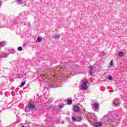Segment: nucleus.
<instances>
[{"instance_id":"nucleus-21","label":"nucleus","mask_w":127,"mask_h":127,"mask_svg":"<svg viewBox=\"0 0 127 127\" xmlns=\"http://www.w3.org/2000/svg\"><path fill=\"white\" fill-rule=\"evenodd\" d=\"M89 69H90V71H93V69H94V67L93 66H90L89 67Z\"/></svg>"},{"instance_id":"nucleus-5","label":"nucleus","mask_w":127,"mask_h":127,"mask_svg":"<svg viewBox=\"0 0 127 127\" xmlns=\"http://www.w3.org/2000/svg\"><path fill=\"white\" fill-rule=\"evenodd\" d=\"M28 108L29 109H30L31 110H34V109H35V108H36V106H35V105H33V104L28 103Z\"/></svg>"},{"instance_id":"nucleus-11","label":"nucleus","mask_w":127,"mask_h":127,"mask_svg":"<svg viewBox=\"0 0 127 127\" xmlns=\"http://www.w3.org/2000/svg\"><path fill=\"white\" fill-rule=\"evenodd\" d=\"M5 43L4 42H0V47H3L5 45Z\"/></svg>"},{"instance_id":"nucleus-16","label":"nucleus","mask_w":127,"mask_h":127,"mask_svg":"<svg viewBox=\"0 0 127 127\" xmlns=\"http://www.w3.org/2000/svg\"><path fill=\"white\" fill-rule=\"evenodd\" d=\"M76 119H77V118H76L75 117H74V116L72 117V120L73 122H76Z\"/></svg>"},{"instance_id":"nucleus-22","label":"nucleus","mask_w":127,"mask_h":127,"mask_svg":"<svg viewBox=\"0 0 127 127\" xmlns=\"http://www.w3.org/2000/svg\"><path fill=\"white\" fill-rule=\"evenodd\" d=\"M110 66H113V65H114V62H113V61H111L110 62Z\"/></svg>"},{"instance_id":"nucleus-20","label":"nucleus","mask_w":127,"mask_h":127,"mask_svg":"<svg viewBox=\"0 0 127 127\" xmlns=\"http://www.w3.org/2000/svg\"><path fill=\"white\" fill-rule=\"evenodd\" d=\"M63 107H64V104L59 105V109H62V108H63Z\"/></svg>"},{"instance_id":"nucleus-18","label":"nucleus","mask_w":127,"mask_h":127,"mask_svg":"<svg viewBox=\"0 0 127 127\" xmlns=\"http://www.w3.org/2000/svg\"><path fill=\"white\" fill-rule=\"evenodd\" d=\"M24 85H25V81H24V82H23L21 83V85H20V87H23V86H24Z\"/></svg>"},{"instance_id":"nucleus-7","label":"nucleus","mask_w":127,"mask_h":127,"mask_svg":"<svg viewBox=\"0 0 127 127\" xmlns=\"http://www.w3.org/2000/svg\"><path fill=\"white\" fill-rule=\"evenodd\" d=\"M94 127H102V123L100 122H97L94 125Z\"/></svg>"},{"instance_id":"nucleus-9","label":"nucleus","mask_w":127,"mask_h":127,"mask_svg":"<svg viewBox=\"0 0 127 127\" xmlns=\"http://www.w3.org/2000/svg\"><path fill=\"white\" fill-rule=\"evenodd\" d=\"M8 52L10 54H14V53H15V51L13 49H10L8 50Z\"/></svg>"},{"instance_id":"nucleus-2","label":"nucleus","mask_w":127,"mask_h":127,"mask_svg":"<svg viewBox=\"0 0 127 127\" xmlns=\"http://www.w3.org/2000/svg\"><path fill=\"white\" fill-rule=\"evenodd\" d=\"M114 107H119L121 104V100L119 98H116L113 102Z\"/></svg>"},{"instance_id":"nucleus-13","label":"nucleus","mask_w":127,"mask_h":127,"mask_svg":"<svg viewBox=\"0 0 127 127\" xmlns=\"http://www.w3.org/2000/svg\"><path fill=\"white\" fill-rule=\"evenodd\" d=\"M53 38H54L55 39H59V38H60V35L56 34V35H55V36L54 37H53Z\"/></svg>"},{"instance_id":"nucleus-1","label":"nucleus","mask_w":127,"mask_h":127,"mask_svg":"<svg viewBox=\"0 0 127 127\" xmlns=\"http://www.w3.org/2000/svg\"><path fill=\"white\" fill-rule=\"evenodd\" d=\"M88 80L84 79L82 81L81 88L82 90H87L88 89Z\"/></svg>"},{"instance_id":"nucleus-8","label":"nucleus","mask_w":127,"mask_h":127,"mask_svg":"<svg viewBox=\"0 0 127 127\" xmlns=\"http://www.w3.org/2000/svg\"><path fill=\"white\" fill-rule=\"evenodd\" d=\"M105 122V123H107V124H108V125H109V124H110V123H113V122H114V120H113V119L108 118Z\"/></svg>"},{"instance_id":"nucleus-3","label":"nucleus","mask_w":127,"mask_h":127,"mask_svg":"<svg viewBox=\"0 0 127 127\" xmlns=\"http://www.w3.org/2000/svg\"><path fill=\"white\" fill-rule=\"evenodd\" d=\"M62 71V69H61V67H58L55 69L56 75H58V74H60Z\"/></svg>"},{"instance_id":"nucleus-10","label":"nucleus","mask_w":127,"mask_h":127,"mask_svg":"<svg viewBox=\"0 0 127 127\" xmlns=\"http://www.w3.org/2000/svg\"><path fill=\"white\" fill-rule=\"evenodd\" d=\"M125 55V53L124 52H120L118 53V56L119 57H123Z\"/></svg>"},{"instance_id":"nucleus-12","label":"nucleus","mask_w":127,"mask_h":127,"mask_svg":"<svg viewBox=\"0 0 127 127\" xmlns=\"http://www.w3.org/2000/svg\"><path fill=\"white\" fill-rule=\"evenodd\" d=\"M36 42H37L38 43H39L40 42H41V41H42V39H41V38L40 37H38L37 39L36 40Z\"/></svg>"},{"instance_id":"nucleus-15","label":"nucleus","mask_w":127,"mask_h":127,"mask_svg":"<svg viewBox=\"0 0 127 127\" xmlns=\"http://www.w3.org/2000/svg\"><path fill=\"white\" fill-rule=\"evenodd\" d=\"M67 105H71L72 104V100L68 99L67 101Z\"/></svg>"},{"instance_id":"nucleus-24","label":"nucleus","mask_w":127,"mask_h":127,"mask_svg":"<svg viewBox=\"0 0 127 127\" xmlns=\"http://www.w3.org/2000/svg\"><path fill=\"white\" fill-rule=\"evenodd\" d=\"M88 122H89L91 125H93V122H92V120H88Z\"/></svg>"},{"instance_id":"nucleus-25","label":"nucleus","mask_w":127,"mask_h":127,"mask_svg":"<svg viewBox=\"0 0 127 127\" xmlns=\"http://www.w3.org/2000/svg\"><path fill=\"white\" fill-rule=\"evenodd\" d=\"M6 57H7V54L2 56V58H6Z\"/></svg>"},{"instance_id":"nucleus-19","label":"nucleus","mask_w":127,"mask_h":127,"mask_svg":"<svg viewBox=\"0 0 127 127\" xmlns=\"http://www.w3.org/2000/svg\"><path fill=\"white\" fill-rule=\"evenodd\" d=\"M94 74V72L92 70H90L89 71V74H90L91 76Z\"/></svg>"},{"instance_id":"nucleus-6","label":"nucleus","mask_w":127,"mask_h":127,"mask_svg":"<svg viewBox=\"0 0 127 127\" xmlns=\"http://www.w3.org/2000/svg\"><path fill=\"white\" fill-rule=\"evenodd\" d=\"M99 107H100V104L98 102H95L93 105V109H95V110H98Z\"/></svg>"},{"instance_id":"nucleus-14","label":"nucleus","mask_w":127,"mask_h":127,"mask_svg":"<svg viewBox=\"0 0 127 127\" xmlns=\"http://www.w3.org/2000/svg\"><path fill=\"white\" fill-rule=\"evenodd\" d=\"M81 121H82V117H77L76 118V122H81Z\"/></svg>"},{"instance_id":"nucleus-27","label":"nucleus","mask_w":127,"mask_h":127,"mask_svg":"<svg viewBox=\"0 0 127 127\" xmlns=\"http://www.w3.org/2000/svg\"><path fill=\"white\" fill-rule=\"evenodd\" d=\"M1 6V1L0 0V7Z\"/></svg>"},{"instance_id":"nucleus-17","label":"nucleus","mask_w":127,"mask_h":127,"mask_svg":"<svg viewBox=\"0 0 127 127\" xmlns=\"http://www.w3.org/2000/svg\"><path fill=\"white\" fill-rule=\"evenodd\" d=\"M17 50H18V51H22V47H19L18 48Z\"/></svg>"},{"instance_id":"nucleus-26","label":"nucleus","mask_w":127,"mask_h":127,"mask_svg":"<svg viewBox=\"0 0 127 127\" xmlns=\"http://www.w3.org/2000/svg\"><path fill=\"white\" fill-rule=\"evenodd\" d=\"M109 80H113V77H112V76H110V77H109Z\"/></svg>"},{"instance_id":"nucleus-23","label":"nucleus","mask_w":127,"mask_h":127,"mask_svg":"<svg viewBox=\"0 0 127 127\" xmlns=\"http://www.w3.org/2000/svg\"><path fill=\"white\" fill-rule=\"evenodd\" d=\"M17 2H18V3H22V0H17Z\"/></svg>"},{"instance_id":"nucleus-4","label":"nucleus","mask_w":127,"mask_h":127,"mask_svg":"<svg viewBox=\"0 0 127 127\" xmlns=\"http://www.w3.org/2000/svg\"><path fill=\"white\" fill-rule=\"evenodd\" d=\"M73 110L75 113H79L80 112V107L77 105H75L73 107Z\"/></svg>"}]
</instances>
